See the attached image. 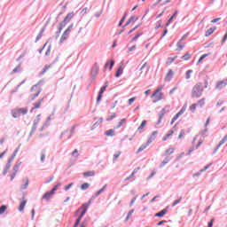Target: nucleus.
<instances>
[{
  "label": "nucleus",
  "instance_id": "nucleus-1",
  "mask_svg": "<svg viewBox=\"0 0 227 227\" xmlns=\"http://www.w3.org/2000/svg\"><path fill=\"white\" fill-rule=\"evenodd\" d=\"M91 205V200H89L87 203L83 204L78 210H77V214H80V215L78 216L74 227H77L79 226V223H81V220L82 219V216L84 215V214H86L88 208L90 207V206Z\"/></svg>",
  "mask_w": 227,
  "mask_h": 227
},
{
  "label": "nucleus",
  "instance_id": "nucleus-2",
  "mask_svg": "<svg viewBox=\"0 0 227 227\" xmlns=\"http://www.w3.org/2000/svg\"><path fill=\"white\" fill-rule=\"evenodd\" d=\"M40 93H42V87L39 84L32 86L29 92L30 100H35Z\"/></svg>",
  "mask_w": 227,
  "mask_h": 227
},
{
  "label": "nucleus",
  "instance_id": "nucleus-3",
  "mask_svg": "<svg viewBox=\"0 0 227 227\" xmlns=\"http://www.w3.org/2000/svg\"><path fill=\"white\" fill-rule=\"evenodd\" d=\"M203 95V89L201 88V83L199 82L192 90V98H200Z\"/></svg>",
  "mask_w": 227,
  "mask_h": 227
},
{
  "label": "nucleus",
  "instance_id": "nucleus-4",
  "mask_svg": "<svg viewBox=\"0 0 227 227\" xmlns=\"http://www.w3.org/2000/svg\"><path fill=\"white\" fill-rule=\"evenodd\" d=\"M164 86L159 87L151 96V98H153V104L162 100V97H164V94L162 93V89Z\"/></svg>",
  "mask_w": 227,
  "mask_h": 227
},
{
  "label": "nucleus",
  "instance_id": "nucleus-5",
  "mask_svg": "<svg viewBox=\"0 0 227 227\" xmlns=\"http://www.w3.org/2000/svg\"><path fill=\"white\" fill-rule=\"evenodd\" d=\"M74 16V12L67 13V15L64 18L63 21L59 23L58 29H63L64 27H67V24L70 23V20H72Z\"/></svg>",
  "mask_w": 227,
  "mask_h": 227
},
{
  "label": "nucleus",
  "instance_id": "nucleus-6",
  "mask_svg": "<svg viewBox=\"0 0 227 227\" xmlns=\"http://www.w3.org/2000/svg\"><path fill=\"white\" fill-rule=\"evenodd\" d=\"M205 98L200 99L197 103H193L190 106L189 109L191 113H196L197 107H205Z\"/></svg>",
  "mask_w": 227,
  "mask_h": 227
},
{
  "label": "nucleus",
  "instance_id": "nucleus-7",
  "mask_svg": "<svg viewBox=\"0 0 227 227\" xmlns=\"http://www.w3.org/2000/svg\"><path fill=\"white\" fill-rule=\"evenodd\" d=\"M11 113L14 118H20V116L27 114V108H15Z\"/></svg>",
  "mask_w": 227,
  "mask_h": 227
},
{
  "label": "nucleus",
  "instance_id": "nucleus-8",
  "mask_svg": "<svg viewBox=\"0 0 227 227\" xmlns=\"http://www.w3.org/2000/svg\"><path fill=\"white\" fill-rule=\"evenodd\" d=\"M58 187H61V183H59L57 185H55L51 191L44 193V195L43 196V200H46V201H49V200H51L52 196H54V192L58 191Z\"/></svg>",
  "mask_w": 227,
  "mask_h": 227
},
{
  "label": "nucleus",
  "instance_id": "nucleus-9",
  "mask_svg": "<svg viewBox=\"0 0 227 227\" xmlns=\"http://www.w3.org/2000/svg\"><path fill=\"white\" fill-rule=\"evenodd\" d=\"M185 111H187V104H184L181 110L176 115H174V117L171 120L170 125H173V123H175V121H176V120H178V118L182 116V114H184Z\"/></svg>",
  "mask_w": 227,
  "mask_h": 227
},
{
  "label": "nucleus",
  "instance_id": "nucleus-10",
  "mask_svg": "<svg viewBox=\"0 0 227 227\" xmlns=\"http://www.w3.org/2000/svg\"><path fill=\"white\" fill-rule=\"evenodd\" d=\"M137 20H139V17L133 15L130 16V18L126 21V23L122 26V27H127V26H134L136 24V22H137Z\"/></svg>",
  "mask_w": 227,
  "mask_h": 227
},
{
  "label": "nucleus",
  "instance_id": "nucleus-11",
  "mask_svg": "<svg viewBox=\"0 0 227 227\" xmlns=\"http://www.w3.org/2000/svg\"><path fill=\"white\" fill-rule=\"evenodd\" d=\"M141 72L140 74L141 75H147L148 72L150 71V65H148V63L145 62L143 64V66L140 68Z\"/></svg>",
  "mask_w": 227,
  "mask_h": 227
},
{
  "label": "nucleus",
  "instance_id": "nucleus-12",
  "mask_svg": "<svg viewBox=\"0 0 227 227\" xmlns=\"http://www.w3.org/2000/svg\"><path fill=\"white\" fill-rule=\"evenodd\" d=\"M13 159H15V154L12 155L9 160L8 162L4 169V175H6L8 171H10V168H12V162H13Z\"/></svg>",
  "mask_w": 227,
  "mask_h": 227
},
{
  "label": "nucleus",
  "instance_id": "nucleus-13",
  "mask_svg": "<svg viewBox=\"0 0 227 227\" xmlns=\"http://www.w3.org/2000/svg\"><path fill=\"white\" fill-rule=\"evenodd\" d=\"M20 164H21V162H19L16 165H14L13 173L11 175V180H13V178H15V176H17V173L19 172V168H20Z\"/></svg>",
  "mask_w": 227,
  "mask_h": 227
},
{
  "label": "nucleus",
  "instance_id": "nucleus-14",
  "mask_svg": "<svg viewBox=\"0 0 227 227\" xmlns=\"http://www.w3.org/2000/svg\"><path fill=\"white\" fill-rule=\"evenodd\" d=\"M227 85V82L226 81H220L217 82L215 89L216 90H223V88H224V86Z\"/></svg>",
  "mask_w": 227,
  "mask_h": 227
},
{
  "label": "nucleus",
  "instance_id": "nucleus-15",
  "mask_svg": "<svg viewBox=\"0 0 227 227\" xmlns=\"http://www.w3.org/2000/svg\"><path fill=\"white\" fill-rule=\"evenodd\" d=\"M106 90H107V85H105L104 87H102L100 89L99 94L97 98V102H99L100 100H102V95H103L104 91H106Z\"/></svg>",
  "mask_w": 227,
  "mask_h": 227
},
{
  "label": "nucleus",
  "instance_id": "nucleus-16",
  "mask_svg": "<svg viewBox=\"0 0 227 227\" xmlns=\"http://www.w3.org/2000/svg\"><path fill=\"white\" fill-rule=\"evenodd\" d=\"M68 35H70V29H67L63 33L62 36L60 37V43H63V42H65V40H67Z\"/></svg>",
  "mask_w": 227,
  "mask_h": 227
},
{
  "label": "nucleus",
  "instance_id": "nucleus-17",
  "mask_svg": "<svg viewBox=\"0 0 227 227\" xmlns=\"http://www.w3.org/2000/svg\"><path fill=\"white\" fill-rule=\"evenodd\" d=\"M26 203H27V200H26V198H22V201L21 203L20 204V207H19V211L20 212H22L24 210V207H26Z\"/></svg>",
  "mask_w": 227,
  "mask_h": 227
},
{
  "label": "nucleus",
  "instance_id": "nucleus-18",
  "mask_svg": "<svg viewBox=\"0 0 227 227\" xmlns=\"http://www.w3.org/2000/svg\"><path fill=\"white\" fill-rule=\"evenodd\" d=\"M175 134V130L171 129L168 132V134L165 135V137L162 138V141H168L169 137H172V136Z\"/></svg>",
  "mask_w": 227,
  "mask_h": 227
},
{
  "label": "nucleus",
  "instance_id": "nucleus-19",
  "mask_svg": "<svg viewBox=\"0 0 227 227\" xmlns=\"http://www.w3.org/2000/svg\"><path fill=\"white\" fill-rule=\"evenodd\" d=\"M175 150H176L175 147H170L165 151L164 155H166L167 157H169V155H173V153H175Z\"/></svg>",
  "mask_w": 227,
  "mask_h": 227
},
{
  "label": "nucleus",
  "instance_id": "nucleus-20",
  "mask_svg": "<svg viewBox=\"0 0 227 227\" xmlns=\"http://www.w3.org/2000/svg\"><path fill=\"white\" fill-rule=\"evenodd\" d=\"M42 102H43V98L40 99L38 102L34 103L32 111H34V109H40V107H42Z\"/></svg>",
  "mask_w": 227,
  "mask_h": 227
},
{
  "label": "nucleus",
  "instance_id": "nucleus-21",
  "mask_svg": "<svg viewBox=\"0 0 227 227\" xmlns=\"http://www.w3.org/2000/svg\"><path fill=\"white\" fill-rule=\"evenodd\" d=\"M164 114H166V109H162L160 111V114H159V120H158V122H157V125L160 124L161 121H162V118H164Z\"/></svg>",
  "mask_w": 227,
  "mask_h": 227
},
{
  "label": "nucleus",
  "instance_id": "nucleus-22",
  "mask_svg": "<svg viewBox=\"0 0 227 227\" xmlns=\"http://www.w3.org/2000/svg\"><path fill=\"white\" fill-rule=\"evenodd\" d=\"M166 214H168V209H162L159 213H156L154 215H155V217H164V215H166Z\"/></svg>",
  "mask_w": 227,
  "mask_h": 227
},
{
  "label": "nucleus",
  "instance_id": "nucleus-23",
  "mask_svg": "<svg viewBox=\"0 0 227 227\" xmlns=\"http://www.w3.org/2000/svg\"><path fill=\"white\" fill-rule=\"evenodd\" d=\"M177 58H178V56L168 57L167 59L166 65H168V66L171 65Z\"/></svg>",
  "mask_w": 227,
  "mask_h": 227
},
{
  "label": "nucleus",
  "instance_id": "nucleus-24",
  "mask_svg": "<svg viewBox=\"0 0 227 227\" xmlns=\"http://www.w3.org/2000/svg\"><path fill=\"white\" fill-rule=\"evenodd\" d=\"M23 183H25L23 185H21V189H27V185H29V178H24Z\"/></svg>",
  "mask_w": 227,
  "mask_h": 227
},
{
  "label": "nucleus",
  "instance_id": "nucleus-25",
  "mask_svg": "<svg viewBox=\"0 0 227 227\" xmlns=\"http://www.w3.org/2000/svg\"><path fill=\"white\" fill-rule=\"evenodd\" d=\"M83 176H85V178H88L90 176H95V171L90 170V171H88V172H84Z\"/></svg>",
  "mask_w": 227,
  "mask_h": 227
},
{
  "label": "nucleus",
  "instance_id": "nucleus-26",
  "mask_svg": "<svg viewBox=\"0 0 227 227\" xmlns=\"http://www.w3.org/2000/svg\"><path fill=\"white\" fill-rule=\"evenodd\" d=\"M121 155V151H117L114 156H113V162H116V160H118V158Z\"/></svg>",
  "mask_w": 227,
  "mask_h": 227
},
{
  "label": "nucleus",
  "instance_id": "nucleus-27",
  "mask_svg": "<svg viewBox=\"0 0 227 227\" xmlns=\"http://www.w3.org/2000/svg\"><path fill=\"white\" fill-rule=\"evenodd\" d=\"M107 67H109L110 70H113V67H114V60L106 62L105 68H107Z\"/></svg>",
  "mask_w": 227,
  "mask_h": 227
},
{
  "label": "nucleus",
  "instance_id": "nucleus-28",
  "mask_svg": "<svg viewBox=\"0 0 227 227\" xmlns=\"http://www.w3.org/2000/svg\"><path fill=\"white\" fill-rule=\"evenodd\" d=\"M169 160H171V158L166 157L165 160L161 162L160 168H164L166 164H169Z\"/></svg>",
  "mask_w": 227,
  "mask_h": 227
},
{
  "label": "nucleus",
  "instance_id": "nucleus-29",
  "mask_svg": "<svg viewBox=\"0 0 227 227\" xmlns=\"http://www.w3.org/2000/svg\"><path fill=\"white\" fill-rule=\"evenodd\" d=\"M8 210V206L3 205L0 207V215H3Z\"/></svg>",
  "mask_w": 227,
  "mask_h": 227
},
{
  "label": "nucleus",
  "instance_id": "nucleus-30",
  "mask_svg": "<svg viewBox=\"0 0 227 227\" xmlns=\"http://www.w3.org/2000/svg\"><path fill=\"white\" fill-rule=\"evenodd\" d=\"M106 136H107L108 137H113V136H114V129L106 130Z\"/></svg>",
  "mask_w": 227,
  "mask_h": 227
},
{
  "label": "nucleus",
  "instance_id": "nucleus-31",
  "mask_svg": "<svg viewBox=\"0 0 227 227\" xmlns=\"http://www.w3.org/2000/svg\"><path fill=\"white\" fill-rule=\"evenodd\" d=\"M146 148H148V145H142L139 148H138V150H137V153H141V152H143V150H146Z\"/></svg>",
  "mask_w": 227,
  "mask_h": 227
},
{
  "label": "nucleus",
  "instance_id": "nucleus-32",
  "mask_svg": "<svg viewBox=\"0 0 227 227\" xmlns=\"http://www.w3.org/2000/svg\"><path fill=\"white\" fill-rule=\"evenodd\" d=\"M145 127H146V121H143L141 122L140 126L137 128V130L141 131L143 129H145Z\"/></svg>",
  "mask_w": 227,
  "mask_h": 227
},
{
  "label": "nucleus",
  "instance_id": "nucleus-33",
  "mask_svg": "<svg viewBox=\"0 0 227 227\" xmlns=\"http://www.w3.org/2000/svg\"><path fill=\"white\" fill-rule=\"evenodd\" d=\"M121 74H123V68L121 67H120L115 74V77H120V75H121Z\"/></svg>",
  "mask_w": 227,
  "mask_h": 227
},
{
  "label": "nucleus",
  "instance_id": "nucleus-34",
  "mask_svg": "<svg viewBox=\"0 0 227 227\" xmlns=\"http://www.w3.org/2000/svg\"><path fill=\"white\" fill-rule=\"evenodd\" d=\"M89 188H90V184H89V183H83V184L81 185L82 191H86V189H89Z\"/></svg>",
  "mask_w": 227,
  "mask_h": 227
},
{
  "label": "nucleus",
  "instance_id": "nucleus-35",
  "mask_svg": "<svg viewBox=\"0 0 227 227\" xmlns=\"http://www.w3.org/2000/svg\"><path fill=\"white\" fill-rule=\"evenodd\" d=\"M42 36H43V30H41L40 33L37 35V36L35 38V43H38V41L42 39Z\"/></svg>",
  "mask_w": 227,
  "mask_h": 227
},
{
  "label": "nucleus",
  "instance_id": "nucleus-36",
  "mask_svg": "<svg viewBox=\"0 0 227 227\" xmlns=\"http://www.w3.org/2000/svg\"><path fill=\"white\" fill-rule=\"evenodd\" d=\"M185 137V130L182 129L178 135L177 139H184Z\"/></svg>",
  "mask_w": 227,
  "mask_h": 227
},
{
  "label": "nucleus",
  "instance_id": "nucleus-37",
  "mask_svg": "<svg viewBox=\"0 0 227 227\" xmlns=\"http://www.w3.org/2000/svg\"><path fill=\"white\" fill-rule=\"evenodd\" d=\"M192 56L191 54L189 53H186L184 54L183 57H182V59H184V61H189L191 59Z\"/></svg>",
  "mask_w": 227,
  "mask_h": 227
},
{
  "label": "nucleus",
  "instance_id": "nucleus-38",
  "mask_svg": "<svg viewBox=\"0 0 227 227\" xmlns=\"http://www.w3.org/2000/svg\"><path fill=\"white\" fill-rule=\"evenodd\" d=\"M208 56H210V53H207V54L202 55V56L199 59L198 63H201V61H203V59H205V58H208Z\"/></svg>",
  "mask_w": 227,
  "mask_h": 227
},
{
  "label": "nucleus",
  "instance_id": "nucleus-39",
  "mask_svg": "<svg viewBox=\"0 0 227 227\" xmlns=\"http://www.w3.org/2000/svg\"><path fill=\"white\" fill-rule=\"evenodd\" d=\"M125 123H127V119H121L117 126V129H120V127H121V125H125Z\"/></svg>",
  "mask_w": 227,
  "mask_h": 227
},
{
  "label": "nucleus",
  "instance_id": "nucleus-40",
  "mask_svg": "<svg viewBox=\"0 0 227 227\" xmlns=\"http://www.w3.org/2000/svg\"><path fill=\"white\" fill-rule=\"evenodd\" d=\"M171 77H173V71L170 69L167 74L166 79L169 81Z\"/></svg>",
  "mask_w": 227,
  "mask_h": 227
},
{
  "label": "nucleus",
  "instance_id": "nucleus-41",
  "mask_svg": "<svg viewBox=\"0 0 227 227\" xmlns=\"http://www.w3.org/2000/svg\"><path fill=\"white\" fill-rule=\"evenodd\" d=\"M18 72H20V65H19L18 67H16L11 74H18Z\"/></svg>",
  "mask_w": 227,
  "mask_h": 227
},
{
  "label": "nucleus",
  "instance_id": "nucleus-42",
  "mask_svg": "<svg viewBox=\"0 0 227 227\" xmlns=\"http://www.w3.org/2000/svg\"><path fill=\"white\" fill-rule=\"evenodd\" d=\"M26 82V80H24L20 85L17 86V88L15 90H12L11 91V93H15L16 91L19 90V88H20V86H22V84H24Z\"/></svg>",
  "mask_w": 227,
  "mask_h": 227
},
{
  "label": "nucleus",
  "instance_id": "nucleus-43",
  "mask_svg": "<svg viewBox=\"0 0 227 227\" xmlns=\"http://www.w3.org/2000/svg\"><path fill=\"white\" fill-rule=\"evenodd\" d=\"M127 18H125V16H122V18L121 19V20H120V22H119V24H118V27H121V26L123 25V22H125V20H126Z\"/></svg>",
  "mask_w": 227,
  "mask_h": 227
},
{
  "label": "nucleus",
  "instance_id": "nucleus-44",
  "mask_svg": "<svg viewBox=\"0 0 227 227\" xmlns=\"http://www.w3.org/2000/svg\"><path fill=\"white\" fill-rule=\"evenodd\" d=\"M201 145H203V140H199L198 144L196 145V146H194L195 150H198Z\"/></svg>",
  "mask_w": 227,
  "mask_h": 227
},
{
  "label": "nucleus",
  "instance_id": "nucleus-45",
  "mask_svg": "<svg viewBox=\"0 0 227 227\" xmlns=\"http://www.w3.org/2000/svg\"><path fill=\"white\" fill-rule=\"evenodd\" d=\"M73 157H79V151L77 149H74L72 153Z\"/></svg>",
  "mask_w": 227,
  "mask_h": 227
},
{
  "label": "nucleus",
  "instance_id": "nucleus-46",
  "mask_svg": "<svg viewBox=\"0 0 227 227\" xmlns=\"http://www.w3.org/2000/svg\"><path fill=\"white\" fill-rule=\"evenodd\" d=\"M192 70H188L186 72V76H185V79H191V74H192Z\"/></svg>",
  "mask_w": 227,
  "mask_h": 227
},
{
  "label": "nucleus",
  "instance_id": "nucleus-47",
  "mask_svg": "<svg viewBox=\"0 0 227 227\" xmlns=\"http://www.w3.org/2000/svg\"><path fill=\"white\" fill-rule=\"evenodd\" d=\"M173 16H171L169 18V20L167 21V23L165 24L166 27H168V26H169V24H171L173 22Z\"/></svg>",
  "mask_w": 227,
  "mask_h": 227
},
{
  "label": "nucleus",
  "instance_id": "nucleus-48",
  "mask_svg": "<svg viewBox=\"0 0 227 227\" xmlns=\"http://www.w3.org/2000/svg\"><path fill=\"white\" fill-rule=\"evenodd\" d=\"M128 102H129V106H132V103L136 102V97L129 98Z\"/></svg>",
  "mask_w": 227,
  "mask_h": 227
},
{
  "label": "nucleus",
  "instance_id": "nucleus-49",
  "mask_svg": "<svg viewBox=\"0 0 227 227\" xmlns=\"http://www.w3.org/2000/svg\"><path fill=\"white\" fill-rule=\"evenodd\" d=\"M104 189H106V186H104L102 189H100L98 192H97L95 196L97 197V196L102 194V192H104Z\"/></svg>",
  "mask_w": 227,
  "mask_h": 227
},
{
  "label": "nucleus",
  "instance_id": "nucleus-50",
  "mask_svg": "<svg viewBox=\"0 0 227 227\" xmlns=\"http://www.w3.org/2000/svg\"><path fill=\"white\" fill-rule=\"evenodd\" d=\"M212 33H214V30L213 29H208L206 34H205V36H210V35H212Z\"/></svg>",
  "mask_w": 227,
  "mask_h": 227
},
{
  "label": "nucleus",
  "instance_id": "nucleus-51",
  "mask_svg": "<svg viewBox=\"0 0 227 227\" xmlns=\"http://www.w3.org/2000/svg\"><path fill=\"white\" fill-rule=\"evenodd\" d=\"M139 169H141V168H137L133 170V172L131 173L130 176H134V175H136V173H137L139 171Z\"/></svg>",
  "mask_w": 227,
  "mask_h": 227
},
{
  "label": "nucleus",
  "instance_id": "nucleus-52",
  "mask_svg": "<svg viewBox=\"0 0 227 227\" xmlns=\"http://www.w3.org/2000/svg\"><path fill=\"white\" fill-rule=\"evenodd\" d=\"M157 134H159V131H153L151 135L152 139H155V137H157Z\"/></svg>",
  "mask_w": 227,
  "mask_h": 227
},
{
  "label": "nucleus",
  "instance_id": "nucleus-53",
  "mask_svg": "<svg viewBox=\"0 0 227 227\" xmlns=\"http://www.w3.org/2000/svg\"><path fill=\"white\" fill-rule=\"evenodd\" d=\"M141 36V34H137L131 40V42H136L137 40V38H139Z\"/></svg>",
  "mask_w": 227,
  "mask_h": 227
},
{
  "label": "nucleus",
  "instance_id": "nucleus-54",
  "mask_svg": "<svg viewBox=\"0 0 227 227\" xmlns=\"http://www.w3.org/2000/svg\"><path fill=\"white\" fill-rule=\"evenodd\" d=\"M180 201H182V197L179 198L178 200H175L174 203H173V207L178 205V203H180Z\"/></svg>",
  "mask_w": 227,
  "mask_h": 227
},
{
  "label": "nucleus",
  "instance_id": "nucleus-55",
  "mask_svg": "<svg viewBox=\"0 0 227 227\" xmlns=\"http://www.w3.org/2000/svg\"><path fill=\"white\" fill-rule=\"evenodd\" d=\"M92 72H98V65H94L93 67H92Z\"/></svg>",
  "mask_w": 227,
  "mask_h": 227
},
{
  "label": "nucleus",
  "instance_id": "nucleus-56",
  "mask_svg": "<svg viewBox=\"0 0 227 227\" xmlns=\"http://www.w3.org/2000/svg\"><path fill=\"white\" fill-rule=\"evenodd\" d=\"M51 54V45L48 46V49L45 52V56H49Z\"/></svg>",
  "mask_w": 227,
  "mask_h": 227
},
{
  "label": "nucleus",
  "instance_id": "nucleus-57",
  "mask_svg": "<svg viewBox=\"0 0 227 227\" xmlns=\"http://www.w3.org/2000/svg\"><path fill=\"white\" fill-rule=\"evenodd\" d=\"M39 122H40V117L38 116L37 119L34 122V127H36V125H38Z\"/></svg>",
  "mask_w": 227,
  "mask_h": 227
},
{
  "label": "nucleus",
  "instance_id": "nucleus-58",
  "mask_svg": "<svg viewBox=\"0 0 227 227\" xmlns=\"http://www.w3.org/2000/svg\"><path fill=\"white\" fill-rule=\"evenodd\" d=\"M219 20H221V18H216L211 20L212 24H215V22H219Z\"/></svg>",
  "mask_w": 227,
  "mask_h": 227
},
{
  "label": "nucleus",
  "instance_id": "nucleus-59",
  "mask_svg": "<svg viewBox=\"0 0 227 227\" xmlns=\"http://www.w3.org/2000/svg\"><path fill=\"white\" fill-rule=\"evenodd\" d=\"M72 185H74V183L69 184L68 185L65 186V191H68V189H70V187H72Z\"/></svg>",
  "mask_w": 227,
  "mask_h": 227
},
{
  "label": "nucleus",
  "instance_id": "nucleus-60",
  "mask_svg": "<svg viewBox=\"0 0 227 227\" xmlns=\"http://www.w3.org/2000/svg\"><path fill=\"white\" fill-rule=\"evenodd\" d=\"M101 15H102V11L98 12L95 13V17H96L97 19H98Z\"/></svg>",
  "mask_w": 227,
  "mask_h": 227
},
{
  "label": "nucleus",
  "instance_id": "nucleus-61",
  "mask_svg": "<svg viewBox=\"0 0 227 227\" xmlns=\"http://www.w3.org/2000/svg\"><path fill=\"white\" fill-rule=\"evenodd\" d=\"M210 166H212V164L206 166L203 169L200 170V173H203V171H207V169H208V168H210Z\"/></svg>",
  "mask_w": 227,
  "mask_h": 227
},
{
  "label": "nucleus",
  "instance_id": "nucleus-62",
  "mask_svg": "<svg viewBox=\"0 0 227 227\" xmlns=\"http://www.w3.org/2000/svg\"><path fill=\"white\" fill-rule=\"evenodd\" d=\"M141 22L140 23H137V25H135L134 27H133V29H138V27H141Z\"/></svg>",
  "mask_w": 227,
  "mask_h": 227
},
{
  "label": "nucleus",
  "instance_id": "nucleus-63",
  "mask_svg": "<svg viewBox=\"0 0 227 227\" xmlns=\"http://www.w3.org/2000/svg\"><path fill=\"white\" fill-rule=\"evenodd\" d=\"M212 226H214V219H211L207 225V227H212Z\"/></svg>",
  "mask_w": 227,
  "mask_h": 227
},
{
  "label": "nucleus",
  "instance_id": "nucleus-64",
  "mask_svg": "<svg viewBox=\"0 0 227 227\" xmlns=\"http://www.w3.org/2000/svg\"><path fill=\"white\" fill-rule=\"evenodd\" d=\"M41 162H45V154L41 155Z\"/></svg>",
  "mask_w": 227,
  "mask_h": 227
}]
</instances>
